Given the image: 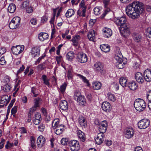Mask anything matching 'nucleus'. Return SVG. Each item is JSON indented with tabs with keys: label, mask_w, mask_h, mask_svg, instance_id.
Returning a JSON list of instances; mask_svg holds the SVG:
<instances>
[{
	"label": "nucleus",
	"mask_w": 151,
	"mask_h": 151,
	"mask_svg": "<svg viewBox=\"0 0 151 151\" xmlns=\"http://www.w3.org/2000/svg\"><path fill=\"white\" fill-rule=\"evenodd\" d=\"M14 102V101L12 100L11 102L10 103L8 107L7 113H9L10 112V109L12 106Z\"/></svg>",
	"instance_id": "56"
},
{
	"label": "nucleus",
	"mask_w": 151,
	"mask_h": 151,
	"mask_svg": "<svg viewBox=\"0 0 151 151\" xmlns=\"http://www.w3.org/2000/svg\"><path fill=\"white\" fill-rule=\"evenodd\" d=\"M80 8L77 12V14L79 17H83L86 16V13L87 9L84 0H82L79 4Z\"/></svg>",
	"instance_id": "5"
},
{
	"label": "nucleus",
	"mask_w": 151,
	"mask_h": 151,
	"mask_svg": "<svg viewBox=\"0 0 151 151\" xmlns=\"http://www.w3.org/2000/svg\"><path fill=\"white\" fill-rule=\"evenodd\" d=\"M102 31L103 35L105 37L109 38L112 35V31L109 28L105 27L103 29Z\"/></svg>",
	"instance_id": "17"
},
{
	"label": "nucleus",
	"mask_w": 151,
	"mask_h": 151,
	"mask_svg": "<svg viewBox=\"0 0 151 151\" xmlns=\"http://www.w3.org/2000/svg\"><path fill=\"white\" fill-rule=\"evenodd\" d=\"M76 59L78 62L81 63L86 62L88 60L86 55L82 52H79L77 54Z\"/></svg>",
	"instance_id": "10"
},
{
	"label": "nucleus",
	"mask_w": 151,
	"mask_h": 151,
	"mask_svg": "<svg viewBox=\"0 0 151 151\" xmlns=\"http://www.w3.org/2000/svg\"><path fill=\"white\" fill-rule=\"evenodd\" d=\"M123 56L121 52H119L118 53L116 54L114 59L116 60V67L119 69H122L124 67V65L123 62Z\"/></svg>",
	"instance_id": "4"
},
{
	"label": "nucleus",
	"mask_w": 151,
	"mask_h": 151,
	"mask_svg": "<svg viewBox=\"0 0 151 151\" xmlns=\"http://www.w3.org/2000/svg\"><path fill=\"white\" fill-rule=\"evenodd\" d=\"M104 138H96L95 139V141L97 144L98 145L101 144L104 141Z\"/></svg>",
	"instance_id": "41"
},
{
	"label": "nucleus",
	"mask_w": 151,
	"mask_h": 151,
	"mask_svg": "<svg viewBox=\"0 0 151 151\" xmlns=\"http://www.w3.org/2000/svg\"><path fill=\"white\" fill-rule=\"evenodd\" d=\"M93 68L95 70L99 72L102 74L106 73V70L104 68V63L101 62H96L94 65Z\"/></svg>",
	"instance_id": "6"
},
{
	"label": "nucleus",
	"mask_w": 151,
	"mask_h": 151,
	"mask_svg": "<svg viewBox=\"0 0 151 151\" xmlns=\"http://www.w3.org/2000/svg\"><path fill=\"white\" fill-rule=\"evenodd\" d=\"M3 82L5 83H7V84H9L8 83L10 81V79L9 78V76H5L4 79H3Z\"/></svg>",
	"instance_id": "52"
},
{
	"label": "nucleus",
	"mask_w": 151,
	"mask_h": 151,
	"mask_svg": "<svg viewBox=\"0 0 151 151\" xmlns=\"http://www.w3.org/2000/svg\"><path fill=\"white\" fill-rule=\"evenodd\" d=\"M93 10L94 14L96 15H98L100 13V10L98 8L95 7Z\"/></svg>",
	"instance_id": "51"
},
{
	"label": "nucleus",
	"mask_w": 151,
	"mask_h": 151,
	"mask_svg": "<svg viewBox=\"0 0 151 151\" xmlns=\"http://www.w3.org/2000/svg\"><path fill=\"white\" fill-rule=\"evenodd\" d=\"M150 120L147 119H143L140 120L138 123L137 125L139 128L140 129H145L147 127L150 125Z\"/></svg>",
	"instance_id": "11"
},
{
	"label": "nucleus",
	"mask_w": 151,
	"mask_h": 151,
	"mask_svg": "<svg viewBox=\"0 0 151 151\" xmlns=\"http://www.w3.org/2000/svg\"><path fill=\"white\" fill-rule=\"evenodd\" d=\"M144 10L143 4L135 1L128 5L126 8L127 15L132 19L138 18Z\"/></svg>",
	"instance_id": "1"
},
{
	"label": "nucleus",
	"mask_w": 151,
	"mask_h": 151,
	"mask_svg": "<svg viewBox=\"0 0 151 151\" xmlns=\"http://www.w3.org/2000/svg\"><path fill=\"white\" fill-rule=\"evenodd\" d=\"M135 78L136 81L140 84L142 83L145 80L144 76L139 72L136 73Z\"/></svg>",
	"instance_id": "14"
},
{
	"label": "nucleus",
	"mask_w": 151,
	"mask_h": 151,
	"mask_svg": "<svg viewBox=\"0 0 151 151\" xmlns=\"http://www.w3.org/2000/svg\"><path fill=\"white\" fill-rule=\"evenodd\" d=\"M17 106H14L11 111L12 114H15L17 112Z\"/></svg>",
	"instance_id": "55"
},
{
	"label": "nucleus",
	"mask_w": 151,
	"mask_h": 151,
	"mask_svg": "<svg viewBox=\"0 0 151 151\" xmlns=\"http://www.w3.org/2000/svg\"><path fill=\"white\" fill-rule=\"evenodd\" d=\"M6 52V49L4 47H0V55L4 54Z\"/></svg>",
	"instance_id": "60"
},
{
	"label": "nucleus",
	"mask_w": 151,
	"mask_h": 151,
	"mask_svg": "<svg viewBox=\"0 0 151 151\" xmlns=\"http://www.w3.org/2000/svg\"><path fill=\"white\" fill-rule=\"evenodd\" d=\"M134 105L136 109L140 111L144 110L146 108V103L143 99L138 98L135 100Z\"/></svg>",
	"instance_id": "3"
},
{
	"label": "nucleus",
	"mask_w": 151,
	"mask_h": 151,
	"mask_svg": "<svg viewBox=\"0 0 151 151\" xmlns=\"http://www.w3.org/2000/svg\"><path fill=\"white\" fill-rule=\"evenodd\" d=\"M41 79L43 81V83L44 84L47 86L48 87H50V79L47 78V77L45 75H42Z\"/></svg>",
	"instance_id": "27"
},
{
	"label": "nucleus",
	"mask_w": 151,
	"mask_h": 151,
	"mask_svg": "<svg viewBox=\"0 0 151 151\" xmlns=\"http://www.w3.org/2000/svg\"><path fill=\"white\" fill-rule=\"evenodd\" d=\"M48 17L46 16H44L41 18V22L44 23L46 22L48 19Z\"/></svg>",
	"instance_id": "61"
},
{
	"label": "nucleus",
	"mask_w": 151,
	"mask_h": 151,
	"mask_svg": "<svg viewBox=\"0 0 151 151\" xmlns=\"http://www.w3.org/2000/svg\"><path fill=\"white\" fill-rule=\"evenodd\" d=\"M145 79L148 82L151 81V71L147 69L144 73Z\"/></svg>",
	"instance_id": "20"
},
{
	"label": "nucleus",
	"mask_w": 151,
	"mask_h": 151,
	"mask_svg": "<svg viewBox=\"0 0 151 151\" xmlns=\"http://www.w3.org/2000/svg\"><path fill=\"white\" fill-rule=\"evenodd\" d=\"M100 126L103 127L104 128H107L108 126L107 122L106 121L104 120L100 122L99 125Z\"/></svg>",
	"instance_id": "45"
},
{
	"label": "nucleus",
	"mask_w": 151,
	"mask_h": 151,
	"mask_svg": "<svg viewBox=\"0 0 151 151\" xmlns=\"http://www.w3.org/2000/svg\"><path fill=\"white\" fill-rule=\"evenodd\" d=\"M48 36L47 33L45 32H41L39 34L38 37L40 40L43 41L45 40L46 39Z\"/></svg>",
	"instance_id": "28"
},
{
	"label": "nucleus",
	"mask_w": 151,
	"mask_h": 151,
	"mask_svg": "<svg viewBox=\"0 0 151 151\" xmlns=\"http://www.w3.org/2000/svg\"><path fill=\"white\" fill-rule=\"evenodd\" d=\"M74 13V11L73 9H69L66 12L65 15L67 17H70L73 15Z\"/></svg>",
	"instance_id": "35"
},
{
	"label": "nucleus",
	"mask_w": 151,
	"mask_h": 151,
	"mask_svg": "<svg viewBox=\"0 0 151 151\" xmlns=\"http://www.w3.org/2000/svg\"><path fill=\"white\" fill-rule=\"evenodd\" d=\"M24 49V45H18L13 47L12 48L11 50L13 54L17 55L22 52Z\"/></svg>",
	"instance_id": "12"
},
{
	"label": "nucleus",
	"mask_w": 151,
	"mask_h": 151,
	"mask_svg": "<svg viewBox=\"0 0 151 151\" xmlns=\"http://www.w3.org/2000/svg\"><path fill=\"white\" fill-rule=\"evenodd\" d=\"M114 21L119 27L121 33L124 36L128 35L130 33L129 24L126 23L127 20L125 17H115Z\"/></svg>",
	"instance_id": "2"
},
{
	"label": "nucleus",
	"mask_w": 151,
	"mask_h": 151,
	"mask_svg": "<svg viewBox=\"0 0 151 151\" xmlns=\"http://www.w3.org/2000/svg\"><path fill=\"white\" fill-rule=\"evenodd\" d=\"M5 142V140L3 138L1 139V142H0V149H1L3 147Z\"/></svg>",
	"instance_id": "64"
},
{
	"label": "nucleus",
	"mask_w": 151,
	"mask_h": 151,
	"mask_svg": "<svg viewBox=\"0 0 151 151\" xmlns=\"http://www.w3.org/2000/svg\"><path fill=\"white\" fill-rule=\"evenodd\" d=\"M99 132H105L107 129V128H104L101 126H99Z\"/></svg>",
	"instance_id": "57"
},
{
	"label": "nucleus",
	"mask_w": 151,
	"mask_h": 151,
	"mask_svg": "<svg viewBox=\"0 0 151 151\" xmlns=\"http://www.w3.org/2000/svg\"><path fill=\"white\" fill-rule=\"evenodd\" d=\"M40 49L39 47L36 46L32 47L30 53L33 57L39 56L40 54Z\"/></svg>",
	"instance_id": "15"
},
{
	"label": "nucleus",
	"mask_w": 151,
	"mask_h": 151,
	"mask_svg": "<svg viewBox=\"0 0 151 151\" xmlns=\"http://www.w3.org/2000/svg\"><path fill=\"white\" fill-rule=\"evenodd\" d=\"M77 134L80 141L83 142L86 140V136L84 133L80 130H77Z\"/></svg>",
	"instance_id": "21"
},
{
	"label": "nucleus",
	"mask_w": 151,
	"mask_h": 151,
	"mask_svg": "<svg viewBox=\"0 0 151 151\" xmlns=\"http://www.w3.org/2000/svg\"><path fill=\"white\" fill-rule=\"evenodd\" d=\"M66 57L69 61H71L75 57L74 52L73 51H69L67 54Z\"/></svg>",
	"instance_id": "32"
},
{
	"label": "nucleus",
	"mask_w": 151,
	"mask_h": 151,
	"mask_svg": "<svg viewBox=\"0 0 151 151\" xmlns=\"http://www.w3.org/2000/svg\"><path fill=\"white\" fill-rule=\"evenodd\" d=\"M20 18L18 17H14L9 24L10 29H14L19 26L20 22Z\"/></svg>",
	"instance_id": "7"
},
{
	"label": "nucleus",
	"mask_w": 151,
	"mask_h": 151,
	"mask_svg": "<svg viewBox=\"0 0 151 151\" xmlns=\"http://www.w3.org/2000/svg\"><path fill=\"white\" fill-rule=\"evenodd\" d=\"M68 145L70 147V149L71 151H78L80 150V147L78 141L73 140L69 141Z\"/></svg>",
	"instance_id": "9"
},
{
	"label": "nucleus",
	"mask_w": 151,
	"mask_h": 151,
	"mask_svg": "<svg viewBox=\"0 0 151 151\" xmlns=\"http://www.w3.org/2000/svg\"><path fill=\"white\" fill-rule=\"evenodd\" d=\"M33 7L31 6H29L27 8L26 11L28 13H31L33 12Z\"/></svg>",
	"instance_id": "54"
},
{
	"label": "nucleus",
	"mask_w": 151,
	"mask_h": 151,
	"mask_svg": "<svg viewBox=\"0 0 151 151\" xmlns=\"http://www.w3.org/2000/svg\"><path fill=\"white\" fill-rule=\"evenodd\" d=\"M47 68V63L46 61L40 64L37 67V69L39 70H44Z\"/></svg>",
	"instance_id": "34"
},
{
	"label": "nucleus",
	"mask_w": 151,
	"mask_h": 151,
	"mask_svg": "<svg viewBox=\"0 0 151 151\" xmlns=\"http://www.w3.org/2000/svg\"><path fill=\"white\" fill-rule=\"evenodd\" d=\"M127 79L126 77H121L119 80L120 84L123 87H126L127 84Z\"/></svg>",
	"instance_id": "29"
},
{
	"label": "nucleus",
	"mask_w": 151,
	"mask_h": 151,
	"mask_svg": "<svg viewBox=\"0 0 151 151\" xmlns=\"http://www.w3.org/2000/svg\"><path fill=\"white\" fill-rule=\"evenodd\" d=\"M59 107L61 109L67 111L68 107L67 102L65 100L61 101L60 103Z\"/></svg>",
	"instance_id": "22"
},
{
	"label": "nucleus",
	"mask_w": 151,
	"mask_h": 151,
	"mask_svg": "<svg viewBox=\"0 0 151 151\" xmlns=\"http://www.w3.org/2000/svg\"><path fill=\"white\" fill-rule=\"evenodd\" d=\"M41 99L39 98H37L34 100V106L37 107H39L40 106V101Z\"/></svg>",
	"instance_id": "40"
},
{
	"label": "nucleus",
	"mask_w": 151,
	"mask_h": 151,
	"mask_svg": "<svg viewBox=\"0 0 151 151\" xmlns=\"http://www.w3.org/2000/svg\"><path fill=\"white\" fill-rule=\"evenodd\" d=\"M16 9V6L14 4H10L8 8V11L10 13H13Z\"/></svg>",
	"instance_id": "33"
},
{
	"label": "nucleus",
	"mask_w": 151,
	"mask_h": 151,
	"mask_svg": "<svg viewBox=\"0 0 151 151\" xmlns=\"http://www.w3.org/2000/svg\"><path fill=\"white\" fill-rule=\"evenodd\" d=\"M37 108V107L33 106L29 110V113L33 114V112L36 110Z\"/></svg>",
	"instance_id": "58"
},
{
	"label": "nucleus",
	"mask_w": 151,
	"mask_h": 151,
	"mask_svg": "<svg viewBox=\"0 0 151 151\" xmlns=\"http://www.w3.org/2000/svg\"><path fill=\"white\" fill-rule=\"evenodd\" d=\"M146 32L148 37L150 38H151V27L147 28L146 30Z\"/></svg>",
	"instance_id": "49"
},
{
	"label": "nucleus",
	"mask_w": 151,
	"mask_h": 151,
	"mask_svg": "<svg viewBox=\"0 0 151 151\" xmlns=\"http://www.w3.org/2000/svg\"><path fill=\"white\" fill-rule=\"evenodd\" d=\"M36 88L33 87L31 88V92H32L33 94H34V96L35 97H36L37 96L38 94H36Z\"/></svg>",
	"instance_id": "53"
},
{
	"label": "nucleus",
	"mask_w": 151,
	"mask_h": 151,
	"mask_svg": "<svg viewBox=\"0 0 151 151\" xmlns=\"http://www.w3.org/2000/svg\"><path fill=\"white\" fill-rule=\"evenodd\" d=\"M107 97L108 99L111 101L114 102L116 100V97L114 94L109 93L107 94Z\"/></svg>",
	"instance_id": "36"
},
{
	"label": "nucleus",
	"mask_w": 151,
	"mask_h": 151,
	"mask_svg": "<svg viewBox=\"0 0 151 151\" xmlns=\"http://www.w3.org/2000/svg\"><path fill=\"white\" fill-rule=\"evenodd\" d=\"M33 119L37 120H41L42 118L40 114L39 113L36 112L35 114V117H33Z\"/></svg>",
	"instance_id": "42"
},
{
	"label": "nucleus",
	"mask_w": 151,
	"mask_h": 151,
	"mask_svg": "<svg viewBox=\"0 0 151 151\" xmlns=\"http://www.w3.org/2000/svg\"><path fill=\"white\" fill-rule=\"evenodd\" d=\"M35 138L33 136H31L30 138V141L31 144V147L33 148H35L36 145L35 143Z\"/></svg>",
	"instance_id": "39"
},
{
	"label": "nucleus",
	"mask_w": 151,
	"mask_h": 151,
	"mask_svg": "<svg viewBox=\"0 0 151 151\" xmlns=\"http://www.w3.org/2000/svg\"><path fill=\"white\" fill-rule=\"evenodd\" d=\"M102 109L106 112H109L111 109V106L109 102L105 101L103 102L101 106Z\"/></svg>",
	"instance_id": "16"
},
{
	"label": "nucleus",
	"mask_w": 151,
	"mask_h": 151,
	"mask_svg": "<svg viewBox=\"0 0 151 151\" xmlns=\"http://www.w3.org/2000/svg\"><path fill=\"white\" fill-rule=\"evenodd\" d=\"M78 76L82 79V81L85 83L88 84V81L86 79V78L80 74H78Z\"/></svg>",
	"instance_id": "47"
},
{
	"label": "nucleus",
	"mask_w": 151,
	"mask_h": 151,
	"mask_svg": "<svg viewBox=\"0 0 151 151\" xmlns=\"http://www.w3.org/2000/svg\"><path fill=\"white\" fill-rule=\"evenodd\" d=\"M78 122L80 125L82 127L85 128L87 126V121L85 118L82 116L79 117Z\"/></svg>",
	"instance_id": "23"
},
{
	"label": "nucleus",
	"mask_w": 151,
	"mask_h": 151,
	"mask_svg": "<svg viewBox=\"0 0 151 151\" xmlns=\"http://www.w3.org/2000/svg\"><path fill=\"white\" fill-rule=\"evenodd\" d=\"M59 122L57 119L54 120L52 122V126L53 129H55L56 127L59 126Z\"/></svg>",
	"instance_id": "37"
},
{
	"label": "nucleus",
	"mask_w": 151,
	"mask_h": 151,
	"mask_svg": "<svg viewBox=\"0 0 151 151\" xmlns=\"http://www.w3.org/2000/svg\"><path fill=\"white\" fill-rule=\"evenodd\" d=\"M67 86V84L64 83L60 87V90L61 92L63 93L65 92Z\"/></svg>",
	"instance_id": "46"
},
{
	"label": "nucleus",
	"mask_w": 151,
	"mask_h": 151,
	"mask_svg": "<svg viewBox=\"0 0 151 151\" xmlns=\"http://www.w3.org/2000/svg\"><path fill=\"white\" fill-rule=\"evenodd\" d=\"M68 139L67 138H62L60 141L61 143L63 145H68Z\"/></svg>",
	"instance_id": "43"
},
{
	"label": "nucleus",
	"mask_w": 151,
	"mask_h": 151,
	"mask_svg": "<svg viewBox=\"0 0 151 151\" xmlns=\"http://www.w3.org/2000/svg\"><path fill=\"white\" fill-rule=\"evenodd\" d=\"M8 99L9 97L8 96L6 95L2 96L0 100V104H3L6 102L5 106H6L9 102V100H8Z\"/></svg>",
	"instance_id": "31"
},
{
	"label": "nucleus",
	"mask_w": 151,
	"mask_h": 151,
	"mask_svg": "<svg viewBox=\"0 0 151 151\" xmlns=\"http://www.w3.org/2000/svg\"><path fill=\"white\" fill-rule=\"evenodd\" d=\"M134 132V130L132 127L127 128L124 130V136L127 138L130 139L133 137Z\"/></svg>",
	"instance_id": "13"
},
{
	"label": "nucleus",
	"mask_w": 151,
	"mask_h": 151,
	"mask_svg": "<svg viewBox=\"0 0 151 151\" xmlns=\"http://www.w3.org/2000/svg\"><path fill=\"white\" fill-rule=\"evenodd\" d=\"M110 46L108 44H104L100 45V48L101 50L105 52H107L110 50Z\"/></svg>",
	"instance_id": "26"
},
{
	"label": "nucleus",
	"mask_w": 151,
	"mask_h": 151,
	"mask_svg": "<svg viewBox=\"0 0 151 151\" xmlns=\"http://www.w3.org/2000/svg\"><path fill=\"white\" fill-rule=\"evenodd\" d=\"M147 96L149 101H151V91L148 92L147 94Z\"/></svg>",
	"instance_id": "62"
},
{
	"label": "nucleus",
	"mask_w": 151,
	"mask_h": 151,
	"mask_svg": "<svg viewBox=\"0 0 151 151\" xmlns=\"http://www.w3.org/2000/svg\"><path fill=\"white\" fill-rule=\"evenodd\" d=\"M95 32L94 30H92L90 31L88 35V37L89 40L93 41L95 39Z\"/></svg>",
	"instance_id": "25"
},
{
	"label": "nucleus",
	"mask_w": 151,
	"mask_h": 151,
	"mask_svg": "<svg viewBox=\"0 0 151 151\" xmlns=\"http://www.w3.org/2000/svg\"><path fill=\"white\" fill-rule=\"evenodd\" d=\"M132 36L134 40L137 42H139L142 40V37L139 33H134L133 34Z\"/></svg>",
	"instance_id": "24"
},
{
	"label": "nucleus",
	"mask_w": 151,
	"mask_h": 151,
	"mask_svg": "<svg viewBox=\"0 0 151 151\" xmlns=\"http://www.w3.org/2000/svg\"><path fill=\"white\" fill-rule=\"evenodd\" d=\"M45 138L42 135L39 136L37 140V144L39 147H42L45 142Z\"/></svg>",
	"instance_id": "18"
},
{
	"label": "nucleus",
	"mask_w": 151,
	"mask_h": 151,
	"mask_svg": "<svg viewBox=\"0 0 151 151\" xmlns=\"http://www.w3.org/2000/svg\"><path fill=\"white\" fill-rule=\"evenodd\" d=\"M92 88L94 89H99L101 86V84L100 82L98 81H95L92 83Z\"/></svg>",
	"instance_id": "30"
},
{
	"label": "nucleus",
	"mask_w": 151,
	"mask_h": 151,
	"mask_svg": "<svg viewBox=\"0 0 151 151\" xmlns=\"http://www.w3.org/2000/svg\"><path fill=\"white\" fill-rule=\"evenodd\" d=\"M11 88L10 85L6 84L4 86L3 89L4 91L8 92L10 91Z\"/></svg>",
	"instance_id": "38"
},
{
	"label": "nucleus",
	"mask_w": 151,
	"mask_h": 151,
	"mask_svg": "<svg viewBox=\"0 0 151 151\" xmlns=\"http://www.w3.org/2000/svg\"><path fill=\"white\" fill-rule=\"evenodd\" d=\"M45 125L42 124H41L38 127L39 130L41 132H43L45 129Z\"/></svg>",
	"instance_id": "50"
},
{
	"label": "nucleus",
	"mask_w": 151,
	"mask_h": 151,
	"mask_svg": "<svg viewBox=\"0 0 151 151\" xmlns=\"http://www.w3.org/2000/svg\"><path fill=\"white\" fill-rule=\"evenodd\" d=\"M80 38L81 37L79 35H76L72 38L71 41L72 42H78V41L80 39Z\"/></svg>",
	"instance_id": "48"
},
{
	"label": "nucleus",
	"mask_w": 151,
	"mask_h": 151,
	"mask_svg": "<svg viewBox=\"0 0 151 151\" xmlns=\"http://www.w3.org/2000/svg\"><path fill=\"white\" fill-rule=\"evenodd\" d=\"M30 22L32 24L35 25L37 24V20L36 18H33L31 19Z\"/></svg>",
	"instance_id": "63"
},
{
	"label": "nucleus",
	"mask_w": 151,
	"mask_h": 151,
	"mask_svg": "<svg viewBox=\"0 0 151 151\" xmlns=\"http://www.w3.org/2000/svg\"><path fill=\"white\" fill-rule=\"evenodd\" d=\"M55 59L58 64H60V62L63 60V58L61 56H56L55 57Z\"/></svg>",
	"instance_id": "44"
},
{
	"label": "nucleus",
	"mask_w": 151,
	"mask_h": 151,
	"mask_svg": "<svg viewBox=\"0 0 151 151\" xmlns=\"http://www.w3.org/2000/svg\"><path fill=\"white\" fill-rule=\"evenodd\" d=\"M127 86L130 90L134 91L137 89L138 85L135 81H132L127 83Z\"/></svg>",
	"instance_id": "19"
},
{
	"label": "nucleus",
	"mask_w": 151,
	"mask_h": 151,
	"mask_svg": "<svg viewBox=\"0 0 151 151\" xmlns=\"http://www.w3.org/2000/svg\"><path fill=\"white\" fill-rule=\"evenodd\" d=\"M74 99L77 101L80 105L84 106L86 103L84 96L81 95L79 92H76L74 96Z\"/></svg>",
	"instance_id": "8"
},
{
	"label": "nucleus",
	"mask_w": 151,
	"mask_h": 151,
	"mask_svg": "<svg viewBox=\"0 0 151 151\" xmlns=\"http://www.w3.org/2000/svg\"><path fill=\"white\" fill-rule=\"evenodd\" d=\"M6 61L4 59V56L2 57L0 60V64L1 65H4L6 63Z\"/></svg>",
	"instance_id": "59"
}]
</instances>
